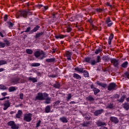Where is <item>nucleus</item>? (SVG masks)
Instances as JSON below:
<instances>
[{
    "instance_id": "nucleus-10",
    "label": "nucleus",
    "mask_w": 129,
    "mask_h": 129,
    "mask_svg": "<svg viewBox=\"0 0 129 129\" xmlns=\"http://www.w3.org/2000/svg\"><path fill=\"white\" fill-rule=\"evenodd\" d=\"M5 102L6 103L4 104V110H7V108H9V107L11 106V103H10V100H7V101H5Z\"/></svg>"
},
{
    "instance_id": "nucleus-44",
    "label": "nucleus",
    "mask_w": 129,
    "mask_h": 129,
    "mask_svg": "<svg viewBox=\"0 0 129 129\" xmlns=\"http://www.w3.org/2000/svg\"><path fill=\"white\" fill-rule=\"evenodd\" d=\"M66 55L67 57H71L72 56V53L69 51H67L66 52Z\"/></svg>"
},
{
    "instance_id": "nucleus-58",
    "label": "nucleus",
    "mask_w": 129,
    "mask_h": 129,
    "mask_svg": "<svg viewBox=\"0 0 129 129\" xmlns=\"http://www.w3.org/2000/svg\"><path fill=\"white\" fill-rule=\"evenodd\" d=\"M96 11L98 12V13H101V12H103V10L101 9H96Z\"/></svg>"
},
{
    "instance_id": "nucleus-37",
    "label": "nucleus",
    "mask_w": 129,
    "mask_h": 129,
    "mask_svg": "<svg viewBox=\"0 0 129 129\" xmlns=\"http://www.w3.org/2000/svg\"><path fill=\"white\" fill-rule=\"evenodd\" d=\"M102 59L103 61H108L109 60H110V58L108 56H103Z\"/></svg>"
},
{
    "instance_id": "nucleus-54",
    "label": "nucleus",
    "mask_w": 129,
    "mask_h": 129,
    "mask_svg": "<svg viewBox=\"0 0 129 129\" xmlns=\"http://www.w3.org/2000/svg\"><path fill=\"white\" fill-rule=\"evenodd\" d=\"M72 98V96L71 95V94H68V97H67V101H69L70 99Z\"/></svg>"
},
{
    "instance_id": "nucleus-16",
    "label": "nucleus",
    "mask_w": 129,
    "mask_h": 129,
    "mask_svg": "<svg viewBox=\"0 0 129 129\" xmlns=\"http://www.w3.org/2000/svg\"><path fill=\"white\" fill-rule=\"evenodd\" d=\"M44 32H41L39 33H36L34 37L35 38V39H39L40 37H42V36H44Z\"/></svg>"
},
{
    "instance_id": "nucleus-14",
    "label": "nucleus",
    "mask_w": 129,
    "mask_h": 129,
    "mask_svg": "<svg viewBox=\"0 0 129 129\" xmlns=\"http://www.w3.org/2000/svg\"><path fill=\"white\" fill-rule=\"evenodd\" d=\"M96 124L97 126H103V125H106V123L100 120H98L96 122Z\"/></svg>"
},
{
    "instance_id": "nucleus-13",
    "label": "nucleus",
    "mask_w": 129,
    "mask_h": 129,
    "mask_svg": "<svg viewBox=\"0 0 129 129\" xmlns=\"http://www.w3.org/2000/svg\"><path fill=\"white\" fill-rule=\"evenodd\" d=\"M104 112L103 109H101L99 110H97L94 112V114L95 116H98L100 114H101L103 112Z\"/></svg>"
},
{
    "instance_id": "nucleus-35",
    "label": "nucleus",
    "mask_w": 129,
    "mask_h": 129,
    "mask_svg": "<svg viewBox=\"0 0 129 129\" xmlns=\"http://www.w3.org/2000/svg\"><path fill=\"white\" fill-rule=\"evenodd\" d=\"M93 91L94 92V94L95 95H96L97 93H99V92H100V90L96 88H94V89H93Z\"/></svg>"
},
{
    "instance_id": "nucleus-15",
    "label": "nucleus",
    "mask_w": 129,
    "mask_h": 129,
    "mask_svg": "<svg viewBox=\"0 0 129 129\" xmlns=\"http://www.w3.org/2000/svg\"><path fill=\"white\" fill-rule=\"evenodd\" d=\"M40 29V26L37 25L36 27L34 28L33 29L31 30L30 33H29V34H33V33H35V32H37Z\"/></svg>"
},
{
    "instance_id": "nucleus-56",
    "label": "nucleus",
    "mask_w": 129,
    "mask_h": 129,
    "mask_svg": "<svg viewBox=\"0 0 129 129\" xmlns=\"http://www.w3.org/2000/svg\"><path fill=\"white\" fill-rule=\"evenodd\" d=\"M8 24H9V28L13 27H14V24L13 23H12L11 22H8Z\"/></svg>"
},
{
    "instance_id": "nucleus-45",
    "label": "nucleus",
    "mask_w": 129,
    "mask_h": 129,
    "mask_svg": "<svg viewBox=\"0 0 129 129\" xmlns=\"http://www.w3.org/2000/svg\"><path fill=\"white\" fill-rule=\"evenodd\" d=\"M42 94H43V96L44 98V100H45L46 98H49V94H47V93L45 92V93H43Z\"/></svg>"
},
{
    "instance_id": "nucleus-24",
    "label": "nucleus",
    "mask_w": 129,
    "mask_h": 129,
    "mask_svg": "<svg viewBox=\"0 0 129 129\" xmlns=\"http://www.w3.org/2000/svg\"><path fill=\"white\" fill-rule=\"evenodd\" d=\"M90 124V121L84 122L81 124L82 126H83L84 127H87L89 126Z\"/></svg>"
},
{
    "instance_id": "nucleus-38",
    "label": "nucleus",
    "mask_w": 129,
    "mask_h": 129,
    "mask_svg": "<svg viewBox=\"0 0 129 129\" xmlns=\"http://www.w3.org/2000/svg\"><path fill=\"white\" fill-rule=\"evenodd\" d=\"M123 77H125V78L129 79V72H125L123 75Z\"/></svg>"
},
{
    "instance_id": "nucleus-25",
    "label": "nucleus",
    "mask_w": 129,
    "mask_h": 129,
    "mask_svg": "<svg viewBox=\"0 0 129 129\" xmlns=\"http://www.w3.org/2000/svg\"><path fill=\"white\" fill-rule=\"evenodd\" d=\"M45 61L47 63H52V62H55L56 59H55V58H47L45 60Z\"/></svg>"
},
{
    "instance_id": "nucleus-7",
    "label": "nucleus",
    "mask_w": 129,
    "mask_h": 129,
    "mask_svg": "<svg viewBox=\"0 0 129 129\" xmlns=\"http://www.w3.org/2000/svg\"><path fill=\"white\" fill-rule=\"evenodd\" d=\"M35 100H45V98L43 96V93H38L37 96L35 97Z\"/></svg>"
},
{
    "instance_id": "nucleus-31",
    "label": "nucleus",
    "mask_w": 129,
    "mask_h": 129,
    "mask_svg": "<svg viewBox=\"0 0 129 129\" xmlns=\"http://www.w3.org/2000/svg\"><path fill=\"white\" fill-rule=\"evenodd\" d=\"M55 38L56 39H64L65 37H67V35H61L59 34V35L55 36Z\"/></svg>"
},
{
    "instance_id": "nucleus-30",
    "label": "nucleus",
    "mask_w": 129,
    "mask_h": 129,
    "mask_svg": "<svg viewBox=\"0 0 129 129\" xmlns=\"http://www.w3.org/2000/svg\"><path fill=\"white\" fill-rule=\"evenodd\" d=\"M51 110V106L48 105L45 108V111L46 113H49Z\"/></svg>"
},
{
    "instance_id": "nucleus-62",
    "label": "nucleus",
    "mask_w": 129,
    "mask_h": 129,
    "mask_svg": "<svg viewBox=\"0 0 129 129\" xmlns=\"http://www.w3.org/2000/svg\"><path fill=\"white\" fill-rule=\"evenodd\" d=\"M106 5L107 7H110L111 9H112V6L110 5V4L109 3L107 2Z\"/></svg>"
},
{
    "instance_id": "nucleus-27",
    "label": "nucleus",
    "mask_w": 129,
    "mask_h": 129,
    "mask_svg": "<svg viewBox=\"0 0 129 129\" xmlns=\"http://www.w3.org/2000/svg\"><path fill=\"white\" fill-rule=\"evenodd\" d=\"M44 100H45L44 103L46 104H50V103H51V101H52V100H51V98L50 97L46 98Z\"/></svg>"
},
{
    "instance_id": "nucleus-36",
    "label": "nucleus",
    "mask_w": 129,
    "mask_h": 129,
    "mask_svg": "<svg viewBox=\"0 0 129 129\" xmlns=\"http://www.w3.org/2000/svg\"><path fill=\"white\" fill-rule=\"evenodd\" d=\"M86 99L89 101H94V99L93 97H92V96H89L86 97Z\"/></svg>"
},
{
    "instance_id": "nucleus-42",
    "label": "nucleus",
    "mask_w": 129,
    "mask_h": 129,
    "mask_svg": "<svg viewBox=\"0 0 129 129\" xmlns=\"http://www.w3.org/2000/svg\"><path fill=\"white\" fill-rule=\"evenodd\" d=\"M0 89H2V90H7L8 88L4 85H0Z\"/></svg>"
},
{
    "instance_id": "nucleus-55",
    "label": "nucleus",
    "mask_w": 129,
    "mask_h": 129,
    "mask_svg": "<svg viewBox=\"0 0 129 129\" xmlns=\"http://www.w3.org/2000/svg\"><path fill=\"white\" fill-rule=\"evenodd\" d=\"M41 125V120H39L38 122L36 123V127H39Z\"/></svg>"
},
{
    "instance_id": "nucleus-12",
    "label": "nucleus",
    "mask_w": 129,
    "mask_h": 129,
    "mask_svg": "<svg viewBox=\"0 0 129 129\" xmlns=\"http://www.w3.org/2000/svg\"><path fill=\"white\" fill-rule=\"evenodd\" d=\"M105 24H107L108 27H111L113 25V23L111 22V20H110V17H107L106 19Z\"/></svg>"
},
{
    "instance_id": "nucleus-2",
    "label": "nucleus",
    "mask_w": 129,
    "mask_h": 129,
    "mask_svg": "<svg viewBox=\"0 0 129 129\" xmlns=\"http://www.w3.org/2000/svg\"><path fill=\"white\" fill-rule=\"evenodd\" d=\"M7 124L9 126H11L12 129H19L20 127V124H16L14 121H10Z\"/></svg>"
},
{
    "instance_id": "nucleus-49",
    "label": "nucleus",
    "mask_w": 129,
    "mask_h": 129,
    "mask_svg": "<svg viewBox=\"0 0 129 129\" xmlns=\"http://www.w3.org/2000/svg\"><path fill=\"white\" fill-rule=\"evenodd\" d=\"M5 64H7V61L4 60H0V66H2V65H5Z\"/></svg>"
},
{
    "instance_id": "nucleus-21",
    "label": "nucleus",
    "mask_w": 129,
    "mask_h": 129,
    "mask_svg": "<svg viewBox=\"0 0 129 129\" xmlns=\"http://www.w3.org/2000/svg\"><path fill=\"white\" fill-rule=\"evenodd\" d=\"M75 71L77 72H80V73H83V71H84V69L83 68H79L77 67L75 68Z\"/></svg>"
},
{
    "instance_id": "nucleus-18",
    "label": "nucleus",
    "mask_w": 129,
    "mask_h": 129,
    "mask_svg": "<svg viewBox=\"0 0 129 129\" xmlns=\"http://www.w3.org/2000/svg\"><path fill=\"white\" fill-rule=\"evenodd\" d=\"M97 85H98L99 86H101V87H103V88H105L106 86H107V84L105 83H102L99 82V81H97Z\"/></svg>"
},
{
    "instance_id": "nucleus-60",
    "label": "nucleus",
    "mask_w": 129,
    "mask_h": 129,
    "mask_svg": "<svg viewBox=\"0 0 129 129\" xmlns=\"http://www.w3.org/2000/svg\"><path fill=\"white\" fill-rule=\"evenodd\" d=\"M19 96H20V99H23L24 94L20 93V95H19Z\"/></svg>"
},
{
    "instance_id": "nucleus-41",
    "label": "nucleus",
    "mask_w": 129,
    "mask_h": 129,
    "mask_svg": "<svg viewBox=\"0 0 129 129\" xmlns=\"http://www.w3.org/2000/svg\"><path fill=\"white\" fill-rule=\"evenodd\" d=\"M27 54H29L30 55L33 54V50L31 49H27L26 50Z\"/></svg>"
},
{
    "instance_id": "nucleus-64",
    "label": "nucleus",
    "mask_w": 129,
    "mask_h": 129,
    "mask_svg": "<svg viewBox=\"0 0 129 129\" xmlns=\"http://www.w3.org/2000/svg\"><path fill=\"white\" fill-rule=\"evenodd\" d=\"M115 98H117V99H118V98H119V95L118 94H116L115 96Z\"/></svg>"
},
{
    "instance_id": "nucleus-22",
    "label": "nucleus",
    "mask_w": 129,
    "mask_h": 129,
    "mask_svg": "<svg viewBox=\"0 0 129 129\" xmlns=\"http://www.w3.org/2000/svg\"><path fill=\"white\" fill-rule=\"evenodd\" d=\"M125 98H126V95H123L119 99H117V100L118 102H123Z\"/></svg>"
},
{
    "instance_id": "nucleus-57",
    "label": "nucleus",
    "mask_w": 129,
    "mask_h": 129,
    "mask_svg": "<svg viewBox=\"0 0 129 129\" xmlns=\"http://www.w3.org/2000/svg\"><path fill=\"white\" fill-rule=\"evenodd\" d=\"M113 33H111L110 35V36L109 37V40H112L113 39Z\"/></svg>"
},
{
    "instance_id": "nucleus-43",
    "label": "nucleus",
    "mask_w": 129,
    "mask_h": 129,
    "mask_svg": "<svg viewBox=\"0 0 129 129\" xmlns=\"http://www.w3.org/2000/svg\"><path fill=\"white\" fill-rule=\"evenodd\" d=\"M41 64H40V63H33L31 64V66H32L33 67H39V66H40Z\"/></svg>"
},
{
    "instance_id": "nucleus-39",
    "label": "nucleus",
    "mask_w": 129,
    "mask_h": 129,
    "mask_svg": "<svg viewBox=\"0 0 129 129\" xmlns=\"http://www.w3.org/2000/svg\"><path fill=\"white\" fill-rule=\"evenodd\" d=\"M114 107V105L110 103L108 104L107 106L106 107V108H109V109H112Z\"/></svg>"
},
{
    "instance_id": "nucleus-51",
    "label": "nucleus",
    "mask_w": 129,
    "mask_h": 129,
    "mask_svg": "<svg viewBox=\"0 0 129 129\" xmlns=\"http://www.w3.org/2000/svg\"><path fill=\"white\" fill-rule=\"evenodd\" d=\"M31 28L30 27H28L26 28V30L25 31V33H30L31 32Z\"/></svg>"
},
{
    "instance_id": "nucleus-29",
    "label": "nucleus",
    "mask_w": 129,
    "mask_h": 129,
    "mask_svg": "<svg viewBox=\"0 0 129 129\" xmlns=\"http://www.w3.org/2000/svg\"><path fill=\"white\" fill-rule=\"evenodd\" d=\"M123 107L125 109V110H128L129 109V103H125L123 104Z\"/></svg>"
},
{
    "instance_id": "nucleus-48",
    "label": "nucleus",
    "mask_w": 129,
    "mask_h": 129,
    "mask_svg": "<svg viewBox=\"0 0 129 129\" xmlns=\"http://www.w3.org/2000/svg\"><path fill=\"white\" fill-rule=\"evenodd\" d=\"M60 86L61 85L58 83H57L56 84L53 85V87H55V88H60Z\"/></svg>"
},
{
    "instance_id": "nucleus-26",
    "label": "nucleus",
    "mask_w": 129,
    "mask_h": 129,
    "mask_svg": "<svg viewBox=\"0 0 129 129\" xmlns=\"http://www.w3.org/2000/svg\"><path fill=\"white\" fill-rule=\"evenodd\" d=\"M28 80L29 81H32L33 83H36V82H38V80L36 78H35L29 77Z\"/></svg>"
},
{
    "instance_id": "nucleus-52",
    "label": "nucleus",
    "mask_w": 129,
    "mask_h": 129,
    "mask_svg": "<svg viewBox=\"0 0 129 129\" xmlns=\"http://www.w3.org/2000/svg\"><path fill=\"white\" fill-rule=\"evenodd\" d=\"M59 103H60V101L57 100L53 103V106H57V105H59Z\"/></svg>"
},
{
    "instance_id": "nucleus-46",
    "label": "nucleus",
    "mask_w": 129,
    "mask_h": 129,
    "mask_svg": "<svg viewBox=\"0 0 129 129\" xmlns=\"http://www.w3.org/2000/svg\"><path fill=\"white\" fill-rule=\"evenodd\" d=\"M4 42L5 43V45H6L7 47H9L10 45H11V42H10V41L7 39L4 40Z\"/></svg>"
},
{
    "instance_id": "nucleus-53",
    "label": "nucleus",
    "mask_w": 129,
    "mask_h": 129,
    "mask_svg": "<svg viewBox=\"0 0 129 129\" xmlns=\"http://www.w3.org/2000/svg\"><path fill=\"white\" fill-rule=\"evenodd\" d=\"M6 47V43L0 42V48H5Z\"/></svg>"
},
{
    "instance_id": "nucleus-47",
    "label": "nucleus",
    "mask_w": 129,
    "mask_h": 129,
    "mask_svg": "<svg viewBox=\"0 0 129 129\" xmlns=\"http://www.w3.org/2000/svg\"><path fill=\"white\" fill-rule=\"evenodd\" d=\"M67 31L68 33H70V32L72 31V28L70 27V25H68L67 27Z\"/></svg>"
},
{
    "instance_id": "nucleus-11",
    "label": "nucleus",
    "mask_w": 129,
    "mask_h": 129,
    "mask_svg": "<svg viewBox=\"0 0 129 129\" xmlns=\"http://www.w3.org/2000/svg\"><path fill=\"white\" fill-rule=\"evenodd\" d=\"M110 121H111V122H114V123H115V124L118 123V122H119L118 118L114 116H111L110 117Z\"/></svg>"
},
{
    "instance_id": "nucleus-63",
    "label": "nucleus",
    "mask_w": 129,
    "mask_h": 129,
    "mask_svg": "<svg viewBox=\"0 0 129 129\" xmlns=\"http://www.w3.org/2000/svg\"><path fill=\"white\" fill-rule=\"evenodd\" d=\"M2 96H6L8 95V93H7V92L2 93Z\"/></svg>"
},
{
    "instance_id": "nucleus-3",
    "label": "nucleus",
    "mask_w": 129,
    "mask_h": 129,
    "mask_svg": "<svg viewBox=\"0 0 129 129\" xmlns=\"http://www.w3.org/2000/svg\"><path fill=\"white\" fill-rule=\"evenodd\" d=\"M24 120L25 121H27V122H30L31 120H32V114L29 113L28 114H26L24 115L23 118Z\"/></svg>"
},
{
    "instance_id": "nucleus-59",
    "label": "nucleus",
    "mask_w": 129,
    "mask_h": 129,
    "mask_svg": "<svg viewBox=\"0 0 129 129\" xmlns=\"http://www.w3.org/2000/svg\"><path fill=\"white\" fill-rule=\"evenodd\" d=\"M49 77H51L52 78H55V77H57V75L52 74L49 76Z\"/></svg>"
},
{
    "instance_id": "nucleus-34",
    "label": "nucleus",
    "mask_w": 129,
    "mask_h": 129,
    "mask_svg": "<svg viewBox=\"0 0 129 129\" xmlns=\"http://www.w3.org/2000/svg\"><path fill=\"white\" fill-rule=\"evenodd\" d=\"M16 90H17V89L14 86L10 87L9 88V92H13V91H16Z\"/></svg>"
},
{
    "instance_id": "nucleus-17",
    "label": "nucleus",
    "mask_w": 129,
    "mask_h": 129,
    "mask_svg": "<svg viewBox=\"0 0 129 129\" xmlns=\"http://www.w3.org/2000/svg\"><path fill=\"white\" fill-rule=\"evenodd\" d=\"M59 120L61 122H63V123H67V122H68V120H67L66 117L64 116L59 118Z\"/></svg>"
},
{
    "instance_id": "nucleus-19",
    "label": "nucleus",
    "mask_w": 129,
    "mask_h": 129,
    "mask_svg": "<svg viewBox=\"0 0 129 129\" xmlns=\"http://www.w3.org/2000/svg\"><path fill=\"white\" fill-rule=\"evenodd\" d=\"M23 114V112L21 110H19L18 111L16 115V117L17 118H21V116H22V115Z\"/></svg>"
},
{
    "instance_id": "nucleus-1",
    "label": "nucleus",
    "mask_w": 129,
    "mask_h": 129,
    "mask_svg": "<svg viewBox=\"0 0 129 129\" xmlns=\"http://www.w3.org/2000/svg\"><path fill=\"white\" fill-rule=\"evenodd\" d=\"M28 15L29 16H32L33 13L30 12V10L28 9V11L26 10H23L21 11H19L16 15V17L17 19H19L20 17H23L24 19H27L28 18Z\"/></svg>"
},
{
    "instance_id": "nucleus-32",
    "label": "nucleus",
    "mask_w": 129,
    "mask_h": 129,
    "mask_svg": "<svg viewBox=\"0 0 129 129\" xmlns=\"http://www.w3.org/2000/svg\"><path fill=\"white\" fill-rule=\"evenodd\" d=\"M127 65H128V62L125 61L121 64V66L122 67V68H127Z\"/></svg>"
},
{
    "instance_id": "nucleus-4",
    "label": "nucleus",
    "mask_w": 129,
    "mask_h": 129,
    "mask_svg": "<svg viewBox=\"0 0 129 129\" xmlns=\"http://www.w3.org/2000/svg\"><path fill=\"white\" fill-rule=\"evenodd\" d=\"M20 80H21V78H20L18 77H15L11 79V84L15 85V84H18L20 83Z\"/></svg>"
},
{
    "instance_id": "nucleus-8",
    "label": "nucleus",
    "mask_w": 129,
    "mask_h": 129,
    "mask_svg": "<svg viewBox=\"0 0 129 129\" xmlns=\"http://www.w3.org/2000/svg\"><path fill=\"white\" fill-rule=\"evenodd\" d=\"M110 61H111V63L113 64L114 67H118L119 63H118V60L115 58H110Z\"/></svg>"
},
{
    "instance_id": "nucleus-5",
    "label": "nucleus",
    "mask_w": 129,
    "mask_h": 129,
    "mask_svg": "<svg viewBox=\"0 0 129 129\" xmlns=\"http://www.w3.org/2000/svg\"><path fill=\"white\" fill-rule=\"evenodd\" d=\"M41 55H45V52H44V51L39 49V50H37L34 52V56L36 57V58H39Z\"/></svg>"
},
{
    "instance_id": "nucleus-28",
    "label": "nucleus",
    "mask_w": 129,
    "mask_h": 129,
    "mask_svg": "<svg viewBox=\"0 0 129 129\" xmlns=\"http://www.w3.org/2000/svg\"><path fill=\"white\" fill-rule=\"evenodd\" d=\"M73 78H75L76 79H78L79 80H80V79H81V76H80V75L76 73H74L73 74Z\"/></svg>"
},
{
    "instance_id": "nucleus-23",
    "label": "nucleus",
    "mask_w": 129,
    "mask_h": 129,
    "mask_svg": "<svg viewBox=\"0 0 129 129\" xmlns=\"http://www.w3.org/2000/svg\"><path fill=\"white\" fill-rule=\"evenodd\" d=\"M125 98H126V95H123L119 99H117V100L118 102H123Z\"/></svg>"
},
{
    "instance_id": "nucleus-33",
    "label": "nucleus",
    "mask_w": 129,
    "mask_h": 129,
    "mask_svg": "<svg viewBox=\"0 0 129 129\" xmlns=\"http://www.w3.org/2000/svg\"><path fill=\"white\" fill-rule=\"evenodd\" d=\"M84 76H85V77H89V73H88V72L86 70H84L83 73Z\"/></svg>"
},
{
    "instance_id": "nucleus-40",
    "label": "nucleus",
    "mask_w": 129,
    "mask_h": 129,
    "mask_svg": "<svg viewBox=\"0 0 129 129\" xmlns=\"http://www.w3.org/2000/svg\"><path fill=\"white\" fill-rule=\"evenodd\" d=\"M101 52H102V50H101L100 48H98L97 49L95 50V54L97 55L98 54H99V53H101Z\"/></svg>"
},
{
    "instance_id": "nucleus-61",
    "label": "nucleus",
    "mask_w": 129,
    "mask_h": 129,
    "mask_svg": "<svg viewBox=\"0 0 129 129\" xmlns=\"http://www.w3.org/2000/svg\"><path fill=\"white\" fill-rule=\"evenodd\" d=\"M8 20V15H5L4 16V21L5 22H7Z\"/></svg>"
},
{
    "instance_id": "nucleus-6",
    "label": "nucleus",
    "mask_w": 129,
    "mask_h": 129,
    "mask_svg": "<svg viewBox=\"0 0 129 129\" xmlns=\"http://www.w3.org/2000/svg\"><path fill=\"white\" fill-rule=\"evenodd\" d=\"M116 86H117L116 84L114 83H110L108 86V90L109 91L111 90H115L116 89Z\"/></svg>"
},
{
    "instance_id": "nucleus-50",
    "label": "nucleus",
    "mask_w": 129,
    "mask_h": 129,
    "mask_svg": "<svg viewBox=\"0 0 129 129\" xmlns=\"http://www.w3.org/2000/svg\"><path fill=\"white\" fill-rule=\"evenodd\" d=\"M90 118H91L90 115H89L88 114H86L85 119H86L87 120H90Z\"/></svg>"
},
{
    "instance_id": "nucleus-9",
    "label": "nucleus",
    "mask_w": 129,
    "mask_h": 129,
    "mask_svg": "<svg viewBox=\"0 0 129 129\" xmlns=\"http://www.w3.org/2000/svg\"><path fill=\"white\" fill-rule=\"evenodd\" d=\"M100 62H101V58H100V55H98L96 58V61L93 59V61H92L91 65L93 66L95 65L97 63H100Z\"/></svg>"
},
{
    "instance_id": "nucleus-20",
    "label": "nucleus",
    "mask_w": 129,
    "mask_h": 129,
    "mask_svg": "<svg viewBox=\"0 0 129 129\" xmlns=\"http://www.w3.org/2000/svg\"><path fill=\"white\" fill-rule=\"evenodd\" d=\"M85 62H86L87 63H89V64H91V63H92V61H93V59H91V57H86L84 59Z\"/></svg>"
}]
</instances>
